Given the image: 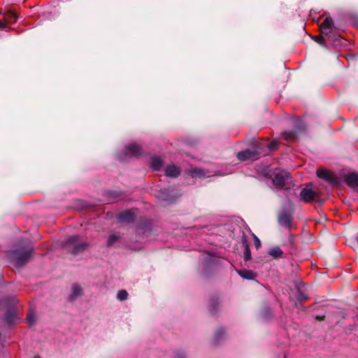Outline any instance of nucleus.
I'll return each mask as SVG.
<instances>
[{"mask_svg": "<svg viewBox=\"0 0 358 358\" xmlns=\"http://www.w3.org/2000/svg\"><path fill=\"white\" fill-rule=\"evenodd\" d=\"M244 259L245 261H248L251 259V253L249 248V246L247 245L245 248V256Z\"/></svg>", "mask_w": 358, "mask_h": 358, "instance_id": "5701e85b", "label": "nucleus"}, {"mask_svg": "<svg viewBox=\"0 0 358 358\" xmlns=\"http://www.w3.org/2000/svg\"><path fill=\"white\" fill-rule=\"evenodd\" d=\"M317 176L332 185H338L341 182L340 179L335 176L331 171L324 168H320L317 171Z\"/></svg>", "mask_w": 358, "mask_h": 358, "instance_id": "39448f33", "label": "nucleus"}, {"mask_svg": "<svg viewBox=\"0 0 358 358\" xmlns=\"http://www.w3.org/2000/svg\"><path fill=\"white\" fill-rule=\"evenodd\" d=\"M191 173L193 177H208V175L203 169L201 168H194L191 171Z\"/></svg>", "mask_w": 358, "mask_h": 358, "instance_id": "6ab92c4d", "label": "nucleus"}, {"mask_svg": "<svg viewBox=\"0 0 358 358\" xmlns=\"http://www.w3.org/2000/svg\"><path fill=\"white\" fill-rule=\"evenodd\" d=\"M87 246L85 243L80 241L76 236H71L66 242L68 250L74 255L82 252L86 249Z\"/></svg>", "mask_w": 358, "mask_h": 358, "instance_id": "7ed1b4c3", "label": "nucleus"}, {"mask_svg": "<svg viewBox=\"0 0 358 358\" xmlns=\"http://www.w3.org/2000/svg\"><path fill=\"white\" fill-rule=\"evenodd\" d=\"M127 292L125 290H120L117 293V299L120 301L125 300L127 298Z\"/></svg>", "mask_w": 358, "mask_h": 358, "instance_id": "412c9836", "label": "nucleus"}, {"mask_svg": "<svg viewBox=\"0 0 358 358\" xmlns=\"http://www.w3.org/2000/svg\"><path fill=\"white\" fill-rule=\"evenodd\" d=\"M253 236L255 238V246L257 248H259L261 245V242H260L259 239L255 234H253Z\"/></svg>", "mask_w": 358, "mask_h": 358, "instance_id": "a878e982", "label": "nucleus"}, {"mask_svg": "<svg viewBox=\"0 0 358 358\" xmlns=\"http://www.w3.org/2000/svg\"><path fill=\"white\" fill-rule=\"evenodd\" d=\"M268 254L275 259L280 258L282 256L283 252L279 247H273L268 252Z\"/></svg>", "mask_w": 358, "mask_h": 358, "instance_id": "f3484780", "label": "nucleus"}, {"mask_svg": "<svg viewBox=\"0 0 358 358\" xmlns=\"http://www.w3.org/2000/svg\"><path fill=\"white\" fill-rule=\"evenodd\" d=\"M237 158L240 161H245L247 159L255 160L258 158V154L255 151L245 150L242 152H239L237 154Z\"/></svg>", "mask_w": 358, "mask_h": 358, "instance_id": "0eeeda50", "label": "nucleus"}, {"mask_svg": "<svg viewBox=\"0 0 358 358\" xmlns=\"http://www.w3.org/2000/svg\"><path fill=\"white\" fill-rule=\"evenodd\" d=\"M276 145H277V143L274 141L268 145V146L270 149H274L276 147Z\"/></svg>", "mask_w": 358, "mask_h": 358, "instance_id": "cd10ccee", "label": "nucleus"}, {"mask_svg": "<svg viewBox=\"0 0 358 358\" xmlns=\"http://www.w3.org/2000/svg\"><path fill=\"white\" fill-rule=\"evenodd\" d=\"M313 39L321 45L324 44V39L323 38V36H322V35L314 36Z\"/></svg>", "mask_w": 358, "mask_h": 358, "instance_id": "b1692460", "label": "nucleus"}, {"mask_svg": "<svg viewBox=\"0 0 358 358\" xmlns=\"http://www.w3.org/2000/svg\"><path fill=\"white\" fill-rule=\"evenodd\" d=\"M357 241H358V236H357Z\"/></svg>", "mask_w": 358, "mask_h": 358, "instance_id": "7c9ffc66", "label": "nucleus"}, {"mask_svg": "<svg viewBox=\"0 0 358 358\" xmlns=\"http://www.w3.org/2000/svg\"><path fill=\"white\" fill-rule=\"evenodd\" d=\"M238 273L243 278L248 280H252L256 276L255 273L250 270H240L238 271Z\"/></svg>", "mask_w": 358, "mask_h": 358, "instance_id": "2eb2a0df", "label": "nucleus"}, {"mask_svg": "<svg viewBox=\"0 0 358 358\" xmlns=\"http://www.w3.org/2000/svg\"><path fill=\"white\" fill-rule=\"evenodd\" d=\"M4 18L7 24H12L17 21V15L11 11H9L4 15Z\"/></svg>", "mask_w": 358, "mask_h": 358, "instance_id": "a211bd4d", "label": "nucleus"}, {"mask_svg": "<svg viewBox=\"0 0 358 358\" xmlns=\"http://www.w3.org/2000/svg\"><path fill=\"white\" fill-rule=\"evenodd\" d=\"M282 136L286 140H290L294 138V134L292 132H284Z\"/></svg>", "mask_w": 358, "mask_h": 358, "instance_id": "393cba45", "label": "nucleus"}, {"mask_svg": "<svg viewBox=\"0 0 358 358\" xmlns=\"http://www.w3.org/2000/svg\"><path fill=\"white\" fill-rule=\"evenodd\" d=\"M345 181L348 186L358 190V173L352 172L346 174Z\"/></svg>", "mask_w": 358, "mask_h": 358, "instance_id": "6e6552de", "label": "nucleus"}, {"mask_svg": "<svg viewBox=\"0 0 358 358\" xmlns=\"http://www.w3.org/2000/svg\"><path fill=\"white\" fill-rule=\"evenodd\" d=\"M82 294V289L80 285L73 284L71 287V294L70 298L71 300L76 299Z\"/></svg>", "mask_w": 358, "mask_h": 358, "instance_id": "4468645a", "label": "nucleus"}, {"mask_svg": "<svg viewBox=\"0 0 358 358\" xmlns=\"http://www.w3.org/2000/svg\"><path fill=\"white\" fill-rule=\"evenodd\" d=\"M6 24H7V22H6L5 18H3V20H0V29L6 28Z\"/></svg>", "mask_w": 358, "mask_h": 358, "instance_id": "bb28decb", "label": "nucleus"}, {"mask_svg": "<svg viewBox=\"0 0 358 358\" xmlns=\"http://www.w3.org/2000/svg\"><path fill=\"white\" fill-rule=\"evenodd\" d=\"M34 358H41L40 357L36 356Z\"/></svg>", "mask_w": 358, "mask_h": 358, "instance_id": "c756f323", "label": "nucleus"}, {"mask_svg": "<svg viewBox=\"0 0 358 358\" xmlns=\"http://www.w3.org/2000/svg\"><path fill=\"white\" fill-rule=\"evenodd\" d=\"M150 166L153 170H159L162 165V160L159 157H154L150 159Z\"/></svg>", "mask_w": 358, "mask_h": 358, "instance_id": "dca6fc26", "label": "nucleus"}, {"mask_svg": "<svg viewBox=\"0 0 358 358\" xmlns=\"http://www.w3.org/2000/svg\"><path fill=\"white\" fill-rule=\"evenodd\" d=\"M35 315L34 313H29L27 317V322L29 326L33 325L35 322Z\"/></svg>", "mask_w": 358, "mask_h": 358, "instance_id": "aec40b11", "label": "nucleus"}, {"mask_svg": "<svg viewBox=\"0 0 358 358\" xmlns=\"http://www.w3.org/2000/svg\"><path fill=\"white\" fill-rule=\"evenodd\" d=\"M5 321L9 324H15L17 322L18 319L15 315V310L14 308H10L8 313L5 316Z\"/></svg>", "mask_w": 358, "mask_h": 358, "instance_id": "ddd939ff", "label": "nucleus"}, {"mask_svg": "<svg viewBox=\"0 0 358 358\" xmlns=\"http://www.w3.org/2000/svg\"><path fill=\"white\" fill-rule=\"evenodd\" d=\"M273 184L278 188L289 189L292 185L289 173L284 171L275 173L273 179Z\"/></svg>", "mask_w": 358, "mask_h": 358, "instance_id": "f03ea898", "label": "nucleus"}, {"mask_svg": "<svg viewBox=\"0 0 358 358\" xmlns=\"http://www.w3.org/2000/svg\"><path fill=\"white\" fill-rule=\"evenodd\" d=\"M32 249H20L12 253L11 259L13 264L16 267L21 266L29 257Z\"/></svg>", "mask_w": 358, "mask_h": 358, "instance_id": "20e7f679", "label": "nucleus"}, {"mask_svg": "<svg viewBox=\"0 0 358 358\" xmlns=\"http://www.w3.org/2000/svg\"><path fill=\"white\" fill-rule=\"evenodd\" d=\"M292 221V216L290 214L287 213H281L278 217V222L280 224L286 227H290Z\"/></svg>", "mask_w": 358, "mask_h": 358, "instance_id": "9b49d317", "label": "nucleus"}, {"mask_svg": "<svg viewBox=\"0 0 358 358\" xmlns=\"http://www.w3.org/2000/svg\"><path fill=\"white\" fill-rule=\"evenodd\" d=\"M300 196L303 201L306 202H310L315 199L316 192L310 186H306L301 191Z\"/></svg>", "mask_w": 358, "mask_h": 358, "instance_id": "423d86ee", "label": "nucleus"}, {"mask_svg": "<svg viewBox=\"0 0 358 358\" xmlns=\"http://www.w3.org/2000/svg\"><path fill=\"white\" fill-rule=\"evenodd\" d=\"M162 199H164V200H167L168 199H167L166 197H164V196H163V197H162Z\"/></svg>", "mask_w": 358, "mask_h": 358, "instance_id": "c85d7f7f", "label": "nucleus"}, {"mask_svg": "<svg viewBox=\"0 0 358 358\" xmlns=\"http://www.w3.org/2000/svg\"><path fill=\"white\" fill-rule=\"evenodd\" d=\"M118 238L119 236L115 234L110 235L108 240V245H112Z\"/></svg>", "mask_w": 358, "mask_h": 358, "instance_id": "4be33fe9", "label": "nucleus"}, {"mask_svg": "<svg viewBox=\"0 0 358 358\" xmlns=\"http://www.w3.org/2000/svg\"><path fill=\"white\" fill-rule=\"evenodd\" d=\"M125 152L126 155L137 157L141 153V148L136 143H132L125 147Z\"/></svg>", "mask_w": 358, "mask_h": 358, "instance_id": "9d476101", "label": "nucleus"}, {"mask_svg": "<svg viewBox=\"0 0 358 358\" xmlns=\"http://www.w3.org/2000/svg\"><path fill=\"white\" fill-rule=\"evenodd\" d=\"M166 176L169 177H178L180 173V169L174 165H169L165 169Z\"/></svg>", "mask_w": 358, "mask_h": 358, "instance_id": "f8f14e48", "label": "nucleus"}, {"mask_svg": "<svg viewBox=\"0 0 358 358\" xmlns=\"http://www.w3.org/2000/svg\"><path fill=\"white\" fill-rule=\"evenodd\" d=\"M135 217L136 212L134 210H129L120 213L118 216V219L122 222L130 223L134 220Z\"/></svg>", "mask_w": 358, "mask_h": 358, "instance_id": "1a4fd4ad", "label": "nucleus"}, {"mask_svg": "<svg viewBox=\"0 0 358 358\" xmlns=\"http://www.w3.org/2000/svg\"><path fill=\"white\" fill-rule=\"evenodd\" d=\"M333 20L330 17H326L320 25V29L322 35L326 36L331 41H337L338 36L334 29Z\"/></svg>", "mask_w": 358, "mask_h": 358, "instance_id": "f257e3e1", "label": "nucleus"}]
</instances>
